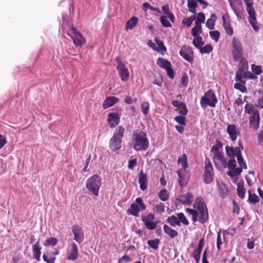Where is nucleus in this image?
<instances>
[{"mask_svg": "<svg viewBox=\"0 0 263 263\" xmlns=\"http://www.w3.org/2000/svg\"><path fill=\"white\" fill-rule=\"evenodd\" d=\"M195 209L186 208L185 211L192 216V220L195 222L198 221L200 223L204 224L209 219V214L205 203L202 197L196 198L193 204Z\"/></svg>", "mask_w": 263, "mask_h": 263, "instance_id": "f257e3e1", "label": "nucleus"}, {"mask_svg": "<svg viewBox=\"0 0 263 263\" xmlns=\"http://www.w3.org/2000/svg\"><path fill=\"white\" fill-rule=\"evenodd\" d=\"M133 148L136 151H145L149 145V140L143 132L134 133L132 141Z\"/></svg>", "mask_w": 263, "mask_h": 263, "instance_id": "f03ea898", "label": "nucleus"}, {"mask_svg": "<svg viewBox=\"0 0 263 263\" xmlns=\"http://www.w3.org/2000/svg\"><path fill=\"white\" fill-rule=\"evenodd\" d=\"M124 129L122 126H119L114 133L109 141V148L115 152L121 147L122 139L124 137Z\"/></svg>", "mask_w": 263, "mask_h": 263, "instance_id": "7ed1b4c3", "label": "nucleus"}, {"mask_svg": "<svg viewBox=\"0 0 263 263\" xmlns=\"http://www.w3.org/2000/svg\"><path fill=\"white\" fill-rule=\"evenodd\" d=\"M101 178L97 175H93L86 181V187L95 196H98L101 185Z\"/></svg>", "mask_w": 263, "mask_h": 263, "instance_id": "20e7f679", "label": "nucleus"}, {"mask_svg": "<svg viewBox=\"0 0 263 263\" xmlns=\"http://www.w3.org/2000/svg\"><path fill=\"white\" fill-rule=\"evenodd\" d=\"M232 53L233 59L235 62L241 60L243 55V50L241 42L235 37L232 40Z\"/></svg>", "mask_w": 263, "mask_h": 263, "instance_id": "39448f33", "label": "nucleus"}, {"mask_svg": "<svg viewBox=\"0 0 263 263\" xmlns=\"http://www.w3.org/2000/svg\"><path fill=\"white\" fill-rule=\"evenodd\" d=\"M217 102V99L215 93L212 90H209L204 93V96L201 98L200 105L204 109L208 105L214 107Z\"/></svg>", "mask_w": 263, "mask_h": 263, "instance_id": "423d86ee", "label": "nucleus"}, {"mask_svg": "<svg viewBox=\"0 0 263 263\" xmlns=\"http://www.w3.org/2000/svg\"><path fill=\"white\" fill-rule=\"evenodd\" d=\"M67 34L71 37L73 43L77 46L81 47L85 42V39L84 37H83L81 33L73 26H71L70 28H69Z\"/></svg>", "mask_w": 263, "mask_h": 263, "instance_id": "0eeeda50", "label": "nucleus"}, {"mask_svg": "<svg viewBox=\"0 0 263 263\" xmlns=\"http://www.w3.org/2000/svg\"><path fill=\"white\" fill-rule=\"evenodd\" d=\"M213 168L210 160L208 158L205 159L204 171L203 174V179L206 184L210 183L213 179Z\"/></svg>", "mask_w": 263, "mask_h": 263, "instance_id": "6e6552de", "label": "nucleus"}, {"mask_svg": "<svg viewBox=\"0 0 263 263\" xmlns=\"http://www.w3.org/2000/svg\"><path fill=\"white\" fill-rule=\"evenodd\" d=\"M116 61L117 63V69L121 80L123 82H126L129 76L128 69L119 58H117Z\"/></svg>", "mask_w": 263, "mask_h": 263, "instance_id": "1a4fd4ad", "label": "nucleus"}, {"mask_svg": "<svg viewBox=\"0 0 263 263\" xmlns=\"http://www.w3.org/2000/svg\"><path fill=\"white\" fill-rule=\"evenodd\" d=\"M180 55L185 60L190 63L194 61L193 51L188 46H183L179 51Z\"/></svg>", "mask_w": 263, "mask_h": 263, "instance_id": "9d476101", "label": "nucleus"}, {"mask_svg": "<svg viewBox=\"0 0 263 263\" xmlns=\"http://www.w3.org/2000/svg\"><path fill=\"white\" fill-rule=\"evenodd\" d=\"M72 231L74 235V239L79 243L84 240V233L82 228L78 225L75 224L72 227Z\"/></svg>", "mask_w": 263, "mask_h": 263, "instance_id": "9b49d317", "label": "nucleus"}, {"mask_svg": "<svg viewBox=\"0 0 263 263\" xmlns=\"http://www.w3.org/2000/svg\"><path fill=\"white\" fill-rule=\"evenodd\" d=\"M204 245V240L203 238H201L199 240L197 248L193 250L192 253V256L194 258L196 263H199L201 252L203 247Z\"/></svg>", "mask_w": 263, "mask_h": 263, "instance_id": "f8f14e48", "label": "nucleus"}, {"mask_svg": "<svg viewBox=\"0 0 263 263\" xmlns=\"http://www.w3.org/2000/svg\"><path fill=\"white\" fill-rule=\"evenodd\" d=\"M260 123V116L258 111L254 112V115L249 118V126L254 130L258 129Z\"/></svg>", "mask_w": 263, "mask_h": 263, "instance_id": "ddd939ff", "label": "nucleus"}, {"mask_svg": "<svg viewBox=\"0 0 263 263\" xmlns=\"http://www.w3.org/2000/svg\"><path fill=\"white\" fill-rule=\"evenodd\" d=\"M213 161L215 167L220 169V167L218 166V164L217 162H219L220 164L224 167L226 168L227 166V161L226 159L224 158L222 153H217L213 155Z\"/></svg>", "mask_w": 263, "mask_h": 263, "instance_id": "4468645a", "label": "nucleus"}, {"mask_svg": "<svg viewBox=\"0 0 263 263\" xmlns=\"http://www.w3.org/2000/svg\"><path fill=\"white\" fill-rule=\"evenodd\" d=\"M120 116L116 112H110L107 115V122L110 127H116L120 122Z\"/></svg>", "mask_w": 263, "mask_h": 263, "instance_id": "2eb2a0df", "label": "nucleus"}, {"mask_svg": "<svg viewBox=\"0 0 263 263\" xmlns=\"http://www.w3.org/2000/svg\"><path fill=\"white\" fill-rule=\"evenodd\" d=\"M194 196L191 193H186L178 198V201L183 205H190L192 204Z\"/></svg>", "mask_w": 263, "mask_h": 263, "instance_id": "dca6fc26", "label": "nucleus"}, {"mask_svg": "<svg viewBox=\"0 0 263 263\" xmlns=\"http://www.w3.org/2000/svg\"><path fill=\"white\" fill-rule=\"evenodd\" d=\"M231 7L233 9L235 14L238 18H241L244 11L242 4L241 3H239L236 4H233L230 1H229Z\"/></svg>", "mask_w": 263, "mask_h": 263, "instance_id": "f3484780", "label": "nucleus"}, {"mask_svg": "<svg viewBox=\"0 0 263 263\" xmlns=\"http://www.w3.org/2000/svg\"><path fill=\"white\" fill-rule=\"evenodd\" d=\"M217 186L219 196L222 199L226 198L228 194V190L222 181H217Z\"/></svg>", "mask_w": 263, "mask_h": 263, "instance_id": "a211bd4d", "label": "nucleus"}, {"mask_svg": "<svg viewBox=\"0 0 263 263\" xmlns=\"http://www.w3.org/2000/svg\"><path fill=\"white\" fill-rule=\"evenodd\" d=\"M222 20L223 22L222 25L226 33L229 35H232L233 34V29L231 26L229 16L228 15L227 18H226L224 15H223Z\"/></svg>", "mask_w": 263, "mask_h": 263, "instance_id": "6ab92c4d", "label": "nucleus"}, {"mask_svg": "<svg viewBox=\"0 0 263 263\" xmlns=\"http://www.w3.org/2000/svg\"><path fill=\"white\" fill-rule=\"evenodd\" d=\"M79 252L77 245L73 242L71 243V249L68 253L67 259L68 260L74 261L78 257Z\"/></svg>", "mask_w": 263, "mask_h": 263, "instance_id": "aec40b11", "label": "nucleus"}, {"mask_svg": "<svg viewBox=\"0 0 263 263\" xmlns=\"http://www.w3.org/2000/svg\"><path fill=\"white\" fill-rule=\"evenodd\" d=\"M227 132L232 141H234L237 139L239 132L237 131L236 127L234 124H229L227 127Z\"/></svg>", "mask_w": 263, "mask_h": 263, "instance_id": "412c9836", "label": "nucleus"}, {"mask_svg": "<svg viewBox=\"0 0 263 263\" xmlns=\"http://www.w3.org/2000/svg\"><path fill=\"white\" fill-rule=\"evenodd\" d=\"M119 101V99L115 97L111 96L106 97L103 103L102 107L104 109H106L112 106L115 104L117 103Z\"/></svg>", "mask_w": 263, "mask_h": 263, "instance_id": "4be33fe9", "label": "nucleus"}, {"mask_svg": "<svg viewBox=\"0 0 263 263\" xmlns=\"http://www.w3.org/2000/svg\"><path fill=\"white\" fill-rule=\"evenodd\" d=\"M138 182L140 184V188L142 191H144L147 189V175L143 173L142 171H141L139 173Z\"/></svg>", "mask_w": 263, "mask_h": 263, "instance_id": "5701e85b", "label": "nucleus"}, {"mask_svg": "<svg viewBox=\"0 0 263 263\" xmlns=\"http://www.w3.org/2000/svg\"><path fill=\"white\" fill-rule=\"evenodd\" d=\"M225 149L226 154L229 158H234L235 156L237 157L241 153L239 149L237 148L236 147H234L232 146H227Z\"/></svg>", "mask_w": 263, "mask_h": 263, "instance_id": "b1692460", "label": "nucleus"}, {"mask_svg": "<svg viewBox=\"0 0 263 263\" xmlns=\"http://www.w3.org/2000/svg\"><path fill=\"white\" fill-rule=\"evenodd\" d=\"M41 249L42 248L40 247L39 241H37L32 247L33 257L38 261L40 260Z\"/></svg>", "mask_w": 263, "mask_h": 263, "instance_id": "393cba45", "label": "nucleus"}, {"mask_svg": "<svg viewBox=\"0 0 263 263\" xmlns=\"http://www.w3.org/2000/svg\"><path fill=\"white\" fill-rule=\"evenodd\" d=\"M157 64L160 67L165 70L170 68V67H172L170 61L162 58H159L157 59Z\"/></svg>", "mask_w": 263, "mask_h": 263, "instance_id": "a878e982", "label": "nucleus"}, {"mask_svg": "<svg viewBox=\"0 0 263 263\" xmlns=\"http://www.w3.org/2000/svg\"><path fill=\"white\" fill-rule=\"evenodd\" d=\"M248 21L252 27L253 30L257 32L259 30V26L257 24L256 17V13L249 15Z\"/></svg>", "mask_w": 263, "mask_h": 263, "instance_id": "bb28decb", "label": "nucleus"}, {"mask_svg": "<svg viewBox=\"0 0 263 263\" xmlns=\"http://www.w3.org/2000/svg\"><path fill=\"white\" fill-rule=\"evenodd\" d=\"M163 230L164 233L171 238H174L178 235V232L176 230L172 229L166 224L163 226Z\"/></svg>", "mask_w": 263, "mask_h": 263, "instance_id": "cd10ccee", "label": "nucleus"}, {"mask_svg": "<svg viewBox=\"0 0 263 263\" xmlns=\"http://www.w3.org/2000/svg\"><path fill=\"white\" fill-rule=\"evenodd\" d=\"M140 210V206L136 203H133L130 205V208L127 210V212L134 216L138 217Z\"/></svg>", "mask_w": 263, "mask_h": 263, "instance_id": "c85d7f7f", "label": "nucleus"}, {"mask_svg": "<svg viewBox=\"0 0 263 263\" xmlns=\"http://www.w3.org/2000/svg\"><path fill=\"white\" fill-rule=\"evenodd\" d=\"M216 20V16L215 14H212L210 18H208L206 22V27L210 30H213L214 29L215 25V22Z\"/></svg>", "mask_w": 263, "mask_h": 263, "instance_id": "c756f323", "label": "nucleus"}, {"mask_svg": "<svg viewBox=\"0 0 263 263\" xmlns=\"http://www.w3.org/2000/svg\"><path fill=\"white\" fill-rule=\"evenodd\" d=\"M138 21V18L136 16L132 17L126 23V29H133L135 26L137 25Z\"/></svg>", "mask_w": 263, "mask_h": 263, "instance_id": "7c9ffc66", "label": "nucleus"}, {"mask_svg": "<svg viewBox=\"0 0 263 263\" xmlns=\"http://www.w3.org/2000/svg\"><path fill=\"white\" fill-rule=\"evenodd\" d=\"M167 222L173 227L176 226H181V223L178 220V218L175 215H172L168 217L166 219Z\"/></svg>", "mask_w": 263, "mask_h": 263, "instance_id": "2f4dec72", "label": "nucleus"}, {"mask_svg": "<svg viewBox=\"0 0 263 263\" xmlns=\"http://www.w3.org/2000/svg\"><path fill=\"white\" fill-rule=\"evenodd\" d=\"M243 2L246 5V9L249 15L256 13L253 7V3L252 0H243Z\"/></svg>", "mask_w": 263, "mask_h": 263, "instance_id": "473e14b6", "label": "nucleus"}, {"mask_svg": "<svg viewBox=\"0 0 263 263\" xmlns=\"http://www.w3.org/2000/svg\"><path fill=\"white\" fill-rule=\"evenodd\" d=\"M43 259L47 263H54L55 257L53 256L52 252H47L43 254Z\"/></svg>", "mask_w": 263, "mask_h": 263, "instance_id": "72a5a7b5", "label": "nucleus"}, {"mask_svg": "<svg viewBox=\"0 0 263 263\" xmlns=\"http://www.w3.org/2000/svg\"><path fill=\"white\" fill-rule=\"evenodd\" d=\"M240 61L239 64L238 65V70L242 71H247L248 70V64L246 59H241V60H239Z\"/></svg>", "mask_w": 263, "mask_h": 263, "instance_id": "f704fd0d", "label": "nucleus"}, {"mask_svg": "<svg viewBox=\"0 0 263 263\" xmlns=\"http://www.w3.org/2000/svg\"><path fill=\"white\" fill-rule=\"evenodd\" d=\"M58 243V239L55 237H49L47 238L43 245L45 247L55 246Z\"/></svg>", "mask_w": 263, "mask_h": 263, "instance_id": "c9c22d12", "label": "nucleus"}, {"mask_svg": "<svg viewBox=\"0 0 263 263\" xmlns=\"http://www.w3.org/2000/svg\"><path fill=\"white\" fill-rule=\"evenodd\" d=\"M242 171V168L240 167L234 168L233 170H231L227 172V174L231 177H234L240 175Z\"/></svg>", "mask_w": 263, "mask_h": 263, "instance_id": "e433bc0d", "label": "nucleus"}, {"mask_svg": "<svg viewBox=\"0 0 263 263\" xmlns=\"http://www.w3.org/2000/svg\"><path fill=\"white\" fill-rule=\"evenodd\" d=\"M158 197L161 200L166 201L168 199L170 195L166 189H162L159 192Z\"/></svg>", "mask_w": 263, "mask_h": 263, "instance_id": "4c0bfd02", "label": "nucleus"}, {"mask_svg": "<svg viewBox=\"0 0 263 263\" xmlns=\"http://www.w3.org/2000/svg\"><path fill=\"white\" fill-rule=\"evenodd\" d=\"M155 218V215L152 213H148L146 215H142L141 220L144 225L147 223L153 221Z\"/></svg>", "mask_w": 263, "mask_h": 263, "instance_id": "58836bf2", "label": "nucleus"}, {"mask_svg": "<svg viewBox=\"0 0 263 263\" xmlns=\"http://www.w3.org/2000/svg\"><path fill=\"white\" fill-rule=\"evenodd\" d=\"M249 194V198H248V202L250 203H252L253 204H255L256 203L259 202V199L258 197L255 194H251V192L250 190L248 191Z\"/></svg>", "mask_w": 263, "mask_h": 263, "instance_id": "ea45409f", "label": "nucleus"}, {"mask_svg": "<svg viewBox=\"0 0 263 263\" xmlns=\"http://www.w3.org/2000/svg\"><path fill=\"white\" fill-rule=\"evenodd\" d=\"M202 32L201 25L195 24L192 29L191 34L194 37L199 36V34Z\"/></svg>", "mask_w": 263, "mask_h": 263, "instance_id": "a19ab883", "label": "nucleus"}, {"mask_svg": "<svg viewBox=\"0 0 263 263\" xmlns=\"http://www.w3.org/2000/svg\"><path fill=\"white\" fill-rule=\"evenodd\" d=\"M178 162L181 164L183 168H186L187 167V157L186 155L184 154L179 157Z\"/></svg>", "mask_w": 263, "mask_h": 263, "instance_id": "79ce46f5", "label": "nucleus"}, {"mask_svg": "<svg viewBox=\"0 0 263 263\" xmlns=\"http://www.w3.org/2000/svg\"><path fill=\"white\" fill-rule=\"evenodd\" d=\"M147 245L153 249L157 250L159 248L160 243V240L158 239H154L153 240H149L147 242Z\"/></svg>", "mask_w": 263, "mask_h": 263, "instance_id": "37998d69", "label": "nucleus"}, {"mask_svg": "<svg viewBox=\"0 0 263 263\" xmlns=\"http://www.w3.org/2000/svg\"><path fill=\"white\" fill-rule=\"evenodd\" d=\"M222 147V143L219 141L216 140V143L215 145H214L211 149V152L214 155V154H216L217 153H220L219 150L221 149Z\"/></svg>", "mask_w": 263, "mask_h": 263, "instance_id": "c03bdc74", "label": "nucleus"}, {"mask_svg": "<svg viewBox=\"0 0 263 263\" xmlns=\"http://www.w3.org/2000/svg\"><path fill=\"white\" fill-rule=\"evenodd\" d=\"M195 18L196 16L195 15H191L190 17L184 18L182 20V23L187 27H190Z\"/></svg>", "mask_w": 263, "mask_h": 263, "instance_id": "a18cd8bd", "label": "nucleus"}, {"mask_svg": "<svg viewBox=\"0 0 263 263\" xmlns=\"http://www.w3.org/2000/svg\"><path fill=\"white\" fill-rule=\"evenodd\" d=\"M243 78H247L246 72L238 70V71L236 72V76L234 79L236 81H239L240 82H242V79Z\"/></svg>", "mask_w": 263, "mask_h": 263, "instance_id": "49530a36", "label": "nucleus"}, {"mask_svg": "<svg viewBox=\"0 0 263 263\" xmlns=\"http://www.w3.org/2000/svg\"><path fill=\"white\" fill-rule=\"evenodd\" d=\"M193 45L197 48L200 49L201 46L204 44V42L202 40V37L200 36L195 37L193 41Z\"/></svg>", "mask_w": 263, "mask_h": 263, "instance_id": "de8ad7c7", "label": "nucleus"}, {"mask_svg": "<svg viewBox=\"0 0 263 263\" xmlns=\"http://www.w3.org/2000/svg\"><path fill=\"white\" fill-rule=\"evenodd\" d=\"M177 216L178 220L180 221V223L181 222L185 226H187L189 224V222L188 220L186 219L184 214L183 213H179L177 214Z\"/></svg>", "mask_w": 263, "mask_h": 263, "instance_id": "09e8293b", "label": "nucleus"}, {"mask_svg": "<svg viewBox=\"0 0 263 263\" xmlns=\"http://www.w3.org/2000/svg\"><path fill=\"white\" fill-rule=\"evenodd\" d=\"M258 110L255 109L252 105L247 104L245 106V111L249 115H254V112Z\"/></svg>", "mask_w": 263, "mask_h": 263, "instance_id": "8fccbe9b", "label": "nucleus"}, {"mask_svg": "<svg viewBox=\"0 0 263 263\" xmlns=\"http://www.w3.org/2000/svg\"><path fill=\"white\" fill-rule=\"evenodd\" d=\"M141 108L142 113L145 115H147L148 113L149 109V103L147 102H144L141 105Z\"/></svg>", "mask_w": 263, "mask_h": 263, "instance_id": "3c124183", "label": "nucleus"}, {"mask_svg": "<svg viewBox=\"0 0 263 263\" xmlns=\"http://www.w3.org/2000/svg\"><path fill=\"white\" fill-rule=\"evenodd\" d=\"M251 70L256 75H259L262 72L261 67L254 64L251 65Z\"/></svg>", "mask_w": 263, "mask_h": 263, "instance_id": "603ef678", "label": "nucleus"}, {"mask_svg": "<svg viewBox=\"0 0 263 263\" xmlns=\"http://www.w3.org/2000/svg\"><path fill=\"white\" fill-rule=\"evenodd\" d=\"M224 240V235H223L222 238L221 237V235L220 232H218L217 235V248L218 250H220V245L223 243V240Z\"/></svg>", "mask_w": 263, "mask_h": 263, "instance_id": "864d4df0", "label": "nucleus"}, {"mask_svg": "<svg viewBox=\"0 0 263 263\" xmlns=\"http://www.w3.org/2000/svg\"><path fill=\"white\" fill-rule=\"evenodd\" d=\"M205 15L202 12H200L198 14L197 20H196V24L201 25V23H204L205 22Z\"/></svg>", "mask_w": 263, "mask_h": 263, "instance_id": "5fc2aeb1", "label": "nucleus"}, {"mask_svg": "<svg viewBox=\"0 0 263 263\" xmlns=\"http://www.w3.org/2000/svg\"><path fill=\"white\" fill-rule=\"evenodd\" d=\"M234 88L236 89L239 90L241 92L245 93L247 92V89L246 87V86L243 84L241 85L239 83H235L234 84Z\"/></svg>", "mask_w": 263, "mask_h": 263, "instance_id": "6e6d98bb", "label": "nucleus"}, {"mask_svg": "<svg viewBox=\"0 0 263 263\" xmlns=\"http://www.w3.org/2000/svg\"><path fill=\"white\" fill-rule=\"evenodd\" d=\"M209 34L211 39H212L216 42H218L220 37V33L217 30L211 31Z\"/></svg>", "mask_w": 263, "mask_h": 263, "instance_id": "4d7b16f0", "label": "nucleus"}, {"mask_svg": "<svg viewBox=\"0 0 263 263\" xmlns=\"http://www.w3.org/2000/svg\"><path fill=\"white\" fill-rule=\"evenodd\" d=\"M237 191L238 196L240 198L243 199L246 193V189L243 187V186L238 185L237 186Z\"/></svg>", "mask_w": 263, "mask_h": 263, "instance_id": "13d9d810", "label": "nucleus"}, {"mask_svg": "<svg viewBox=\"0 0 263 263\" xmlns=\"http://www.w3.org/2000/svg\"><path fill=\"white\" fill-rule=\"evenodd\" d=\"M237 159L238 163L240 165V167H241L242 168L247 169V166L243 160L241 153L237 156Z\"/></svg>", "mask_w": 263, "mask_h": 263, "instance_id": "bf43d9fd", "label": "nucleus"}, {"mask_svg": "<svg viewBox=\"0 0 263 263\" xmlns=\"http://www.w3.org/2000/svg\"><path fill=\"white\" fill-rule=\"evenodd\" d=\"M160 21L162 25L165 27H170L171 26V24L167 19V17L165 15H162L160 17Z\"/></svg>", "mask_w": 263, "mask_h": 263, "instance_id": "052dcab7", "label": "nucleus"}, {"mask_svg": "<svg viewBox=\"0 0 263 263\" xmlns=\"http://www.w3.org/2000/svg\"><path fill=\"white\" fill-rule=\"evenodd\" d=\"M213 48L211 45H205L203 47H201L200 52L201 53H209L212 51Z\"/></svg>", "mask_w": 263, "mask_h": 263, "instance_id": "680f3d73", "label": "nucleus"}, {"mask_svg": "<svg viewBox=\"0 0 263 263\" xmlns=\"http://www.w3.org/2000/svg\"><path fill=\"white\" fill-rule=\"evenodd\" d=\"M155 208L156 210V212L159 214H161L164 212L165 205L162 202H159V203L155 205Z\"/></svg>", "mask_w": 263, "mask_h": 263, "instance_id": "e2e57ef3", "label": "nucleus"}, {"mask_svg": "<svg viewBox=\"0 0 263 263\" xmlns=\"http://www.w3.org/2000/svg\"><path fill=\"white\" fill-rule=\"evenodd\" d=\"M231 159L229 160L228 162H227L228 167L230 170H233L236 166V162L234 158H230Z\"/></svg>", "mask_w": 263, "mask_h": 263, "instance_id": "0e129e2a", "label": "nucleus"}, {"mask_svg": "<svg viewBox=\"0 0 263 263\" xmlns=\"http://www.w3.org/2000/svg\"><path fill=\"white\" fill-rule=\"evenodd\" d=\"M174 120L176 122L181 125H185V118L183 116H178L175 117Z\"/></svg>", "mask_w": 263, "mask_h": 263, "instance_id": "69168bd1", "label": "nucleus"}, {"mask_svg": "<svg viewBox=\"0 0 263 263\" xmlns=\"http://www.w3.org/2000/svg\"><path fill=\"white\" fill-rule=\"evenodd\" d=\"M135 202H136V204H137L140 207V209L141 211H144L146 209V206L143 203V200L141 198H137L136 199Z\"/></svg>", "mask_w": 263, "mask_h": 263, "instance_id": "338daca9", "label": "nucleus"}, {"mask_svg": "<svg viewBox=\"0 0 263 263\" xmlns=\"http://www.w3.org/2000/svg\"><path fill=\"white\" fill-rule=\"evenodd\" d=\"M132 261V259L128 255H123L118 259V263H128Z\"/></svg>", "mask_w": 263, "mask_h": 263, "instance_id": "774afa93", "label": "nucleus"}]
</instances>
